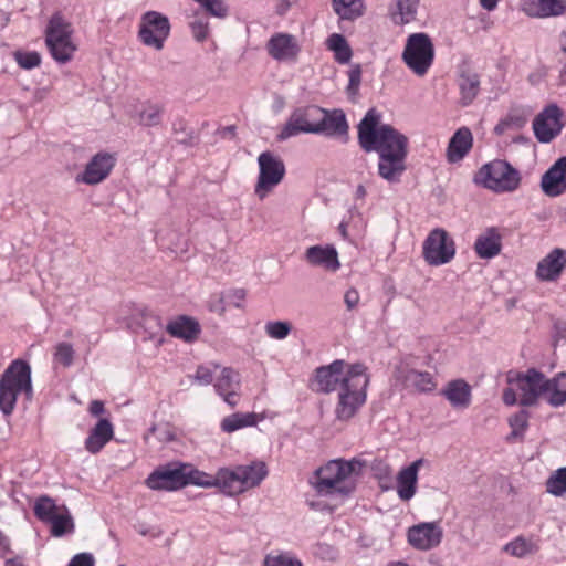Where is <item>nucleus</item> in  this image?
I'll use <instances>...</instances> for the list:
<instances>
[{
	"mask_svg": "<svg viewBox=\"0 0 566 566\" xmlns=\"http://www.w3.org/2000/svg\"><path fill=\"white\" fill-rule=\"evenodd\" d=\"M381 114L369 109L358 125L359 145L365 151L379 155L378 174L388 182H398L406 170L408 138L388 124H380Z\"/></svg>",
	"mask_w": 566,
	"mask_h": 566,
	"instance_id": "f257e3e1",
	"label": "nucleus"
},
{
	"mask_svg": "<svg viewBox=\"0 0 566 566\" xmlns=\"http://www.w3.org/2000/svg\"><path fill=\"white\" fill-rule=\"evenodd\" d=\"M361 468L357 460H332L316 471L313 485L322 496H347L356 488V476Z\"/></svg>",
	"mask_w": 566,
	"mask_h": 566,
	"instance_id": "f03ea898",
	"label": "nucleus"
},
{
	"mask_svg": "<svg viewBox=\"0 0 566 566\" xmlns=\"http://www.w3.org/2000/svg\"><path fill=\"white\" fill-rule=\"evenodd\" d=\"M369 380L367 367L356 363L348 378L344 379L343 386L337 390L338 399L334 411L337 420L348 421L365 405Z\"/></svg>",
	"mask_w": 566,
	"mask_h": 566,
	"instance_id": "7ed1b4c3",
	"label": "nucleus"
},
{
	"mask_svg": "<svg viewBox=\"0 0 566 566\" xmlns=\"http://www.w3.org/2000/svg\"><path fill=\"white\" fill-rule=\"evenodd\" d=\"M509 387L503 390V401L507 406L520 403L523 407L536 406L541 398H543L544 386L546 376L530 368L524 373L509 374Z\"/></svg>",
	"mask_w": 566,
	"mask_h": 566,
	"instance_id": "20e7f679",
	"label": "nucleus"
},
{
	"mask_svg": "<svg viewBox=\"0 0 566 566\" xmlns=\"http://www.w3.org/2000/svg\"><path fill=\"white\" fill-rule=\"evenodd\" d=\"M32 396L31 367L23 360H13L0 379V410L10 416L17 403L18 395Z\"/></svg>",
	"mask_w": 566,
	"mask_h": 566,
	"instance_id": "39448f33",
	"label": "nucleus"
},
{
	"mask_svg": "<svg viewBox=\"0 0 566 566\" xmlns=\"http://www.w3.org/2000/svg\"><path fill=\"white\" fill-rule=\"evenodd\" d=\"M72 34L71 23L60 13L51 17L45 30V43L52 57L61 64L69 62L77 50Z\"/></svg>",
	"mask_w": 566,
	"mask_h": 566,
	"instance_id": "423d86ee",
	"label": "nucleus"
},
{
	"mask_svg": "<svg viewBox=\"0 0 566 566\" xmlns=\"http://www.w3.org/2000/svg\"><path fill=\"white\" fill-rule=\"evenodd\" d=\"M475 182L495 192H512L520 187L521 175L505 160H493L483 165Z\"/></svg>",
	"mask_w": 566,
	"mask_h": 566,
	"instance_id": "0eeeda50",
	"label": "nucleus"
},
{
	"mask_svg": "<svg viewBox=\"0 0 566 566\" xmlns=\"http://www.w3.org/2000/svg\"><path fill=\"white\" fill-rule=\"evenodd\" d=\"M401 59L407 67L417 76H424L434 60V46L426 33L410 34L405 44Z\"/></svg>",
	"mask_w": 566,
	"mask_h": 566,
	"instance_id": "6e6552de",
	"label": "nucleus"
},
{
	"mask_svg": "<svg viewBox=\"0 0 566 566\" xmlns=\"http://www.w3.org/2000/svg\"><path fill=\"white\" fill-rule=\"evenodd\" d=\"M455 255V243L442 228L431 230L422 244V256L431 266L449 263Z\"/></svg>",
	"mask_w": 566,
	"mask_h": 566,
	"instance_id": "1a4fd4ad",
	"label": "nucleus"
},
{
	"mask_svg": "<svg viewBox=\"0 0 566 566\" xmlns=\"http://www.w3.org/2000/svg\"><path fill=\"white\" fill-rule=\"evenodd\" d=\"M258 164L260 171L254 192L263 200L283 180L285 165L279 156L271 151L261 153Z\"/></svg>",
	"mask_w": 566,
	"mask_h": 566,
	"instance_id": "9d476101",
	"label": "nucleus"
},
{
	"mask_svg": "<svg viewBox=\"0 0 566 566\" xmlns=\"http://www.w3.org/2000/svg\"><path fill=\"white\" fill-rule=\"evenodd\" d=\"M170 23L166 15L147 11L140 18L138 38L146 46L160 51L169 36Z\"/></svg>",
	"mask_w": 566,
	"mask_h": 566,
	"instance_id": "9b49d317",
	"label": "nucleus"
},
{
	"mask_svg": "<svg viewBox=\"0 0 566 566\" xmlns=\"http://www.w3.org/2000/svg\"><path fill=\"white\" fill-rule=\"evenodd\" d=\"M322 116L323 108L315 105L296 108L281 129L279 139L285 140L302 133L318 134V123Z\"/></svg>",
	"mask_w": 566,
	"mask_h": 566,
	"instance_id": "f8f14e48",
	"label": "nucleus"
},
{
	"mask_svg": "<svg viewBox=\"0 0 566 566\" xmlns=\"http://www.w3.org/2000/svg\"><path fill=\"white\" fill-rule=\"evenodd\" d=\"M355 366L356 364H348L345 360L337 359L327 366L318 367L311 381V388L323 394L337 391Z\"/></svg>",
	"mask_w": 566,
	"mask_h": 566,
	"instance_id": "ddd939ff",
	"label": "nucleus"
},
{
	"mask_svg": "<svg viewBox=\"0 0 566 566\" xmlns=\"http://www.w3.org/2000/svg\"><path fill=\"white\" fill-rule=\"evenodd\" d=\"M563 111L557 104L547 105L533 120L535 137L541 143L552 142L564 127Z\"/></svg>",
	"mask_w": 566,
	"mask_h": 566,
	"instance_id": "4468645a",
	"label": "nucleus"
},
{
	"mask_svg": "<svg viewBox=\"0 0 566 566\" xmlns=\"http://www.w3.org/2000/svg\"><path fill=\"white\" fill-rule=\"evenodd\" d=\"M145 483L150 490L168 492L186 486L184 463H170L159 467L148 475Z\"/></svg>",
	"mask_w": 566,
	"mask_h": 566,
	"instance_id": "2eb2a0df",
	"label": "nucleus"
},
{
	"mask_svg": "<svg viewBox=\"0 0 566 566\" xmlns=\"http://www.w3.org/2000/svg\"><path fill=\"white\" fill-rule=\"evenodd\" d=\"M115 157L108 153H98L86 164L82 174L76 176V181L85 185H97L105 180L115 166Z\"/></svg>",
	"mask_w": 566,
	"mask_h": 566,
	"instance_id": "dca6fc26",
	"label": "nucleus"
},
{
	"mask_svg": "<svg viewBox=\"0 0 566 566\" xmlns=\"http://www.w3.org/2000/svg\"><path fill=\"white\" fill-rule=\"evenodd\" d=\"M542 191L551 198L566 193V156L558 158L541 178Z\"/></svg>",
	"mask_w": 566,
	"mask_h": 566,
	"instance_id": "f3484780",
	"label": "nucleus"
},
{
	"mask_svg": "<svg viewBox=\"0 0 566 566\" xmlns=\"http://www.w3.org/2000/svg\"><path fill=\"white\" fill-rule=\"evenodd\" d=\"M441 539L442 530L433 522L420 523L408 530L409 544L420 551H429L438 546Z\"/></svg>",
	"mask_w": 566,
	"mask_h": 566,
	"instance_id": "a211bd4d",
	"label": "nucleus"
},
{
	"mask_svg": "<svg viewBox=\"0 0 566 566\" xmlns=\"http://www.w3.org/2000/svg\"><path fill=\"white\" fill-rule=\"evenodd\" d=\"M268 54L276 61H294L300 51L297 39L289 33H275L266 43Z\"/></svg>",
	"mask_w": 566,
	"mask_h": 566,
	"instance_id": "6ab92c4d",
	"label": "nucleus"
},
{
	"mask_svg": "<svg viewBox=\"0 0 566 566\" xmlns=\"http://www.w3.org/2000/svg\"><path fill=\"white\" fill-rule=\"evenodd\" d=\"M304 260L310 265L322 268L328 272H336L340 269L338 252L333 244L308 247L305 250Z\"/></svg>",
	"mask_w": 566,
	"mask_h": 566,
	"instance_id": "aec40b11",
	"label": "nucleus"
},
{
	"mask_svg": "<svg viewBox=\"0 0 566 566\" xmlns=\"http://www.w3.org/2000/svg\"><path fill=\"white\" fill-rule=\"evenodd\" d=\"M395 376L397 380L405 385V387L413 388L419 392L432 391L437 387V384L430 373L411 369L405 363H401L396 368Z\"/></svg>",
	"mask_w": 566,
	"mask_h": 566,
	"instance_id": "412c9836",
	"label": "nucleus"
},
{
	"mask_svg": "<svg viewBox=\"0 0 566 566\" xmlns=\"http://www.w3.org/2000/svg\"><path fill=\"white\" fill-rule=\"evenodd\" d=\"M128 114L138 125L155 127L163 122L164 106L150 101L137 102L129 106Z\"/></svg>",
	"mask_w": 566,
	"mask_h": 566,
	"instance_id": "4be33fe9",
	"label": "nucleus"
},
{
	"mask_svg": "<svg viewBox=\"0 0 566 566\" xmlns=\"http://www.w3.org/2000/svg\"><path fill=\"white\" fill-rule=\"evenodd\" d=\"M214 390L224 402L235 407L239 401L240 375L230 367L222 368L214 382Z\"/></svg>",
	"mask_w": 566,
	"mask_h": 566,
	"instance_id": "5701e85b",
	"label": "nucleus"
},
{
	"mask_svg": "<svg viewBox=\"0 0 566 566\" xmlns=\"http://www.w3.org/2000/svg\"><path fill=\"white\" fill-rule=\"evenodd\" d=\"M565 268L566 250L555 248L537 263L536 276L541 281H556Z\"/></svg>",
	"mask_w": 566,
	"mask_h": 566,
	"instance_id": "b1692460",
	"label": "nucleus"
},
{
	"mask_svg": "<svg viewBox=\"0 0 566 566\" xmlns=\"http://www.w3.org/2000/svg\"><path fill=\"white\" fill-rule=\"evenodd\" d=\"M474 252L480 259H493L502 250V234L496 227L484 229L475 239Z\"/></svg>",
	"mask_w": 566,
	"mask_h": 566,
	"instance_id": "393cba45",
	"label": "nucleus"
},
{
	"mask_svg": "<svg viewBox=\"0 0 566 566\" xmlns=\"http://www.w3.org/2000/svg\"><path fill=\"white\" fill-rule=\"evenodd\" d=\"M521 10L534 18L557 17L566 12V0H521Z\"/></svg>",
	"mask_w": 566,
	"mask_h": 566,
	"instance_id": "a878e982",
	"label": "nucleus"
},
{
	"mask_svg": "<svg viewBox=\"0 0 566 566\" xmlns=\"http://www.w3.org/2000/svg\"><path fill=\"white\" fill-rule=\"evenodd\" d=\"M542 541L537 535H520L503 546V552L515 558H526L536 555L541 551Z\"/></svg>",
	"mask_w": 566,
	"mask_h": 566,
	"instance_id": "bb28decb",
	"label": "nucleus"
},
{
	"mask_svg": "<svg viewBox=\"0 0 566 566\" xmlns=\"http://www.w3.org/2000/svg\"><path fill=\"white\" fill-rule=\"evenodd\" d=\"M422 464L423 460L418 459L399 471L397 475V493L402 501H409L415 496L417 491L418 472Z\"/></svg>",
	"mask_w": 566,
	"mask_h": 566,
	"instance_id": "cd10ccee",
	"label": "nucleus"
},
{
	"mask_svg": "<svg viewBox=\"0 0 566 566\" xmlns=\"http://www.w3.org/2000/svg\"><path fill=\"white\" fill-rule=\"evenodd\" d=\"M114 437V427L108 419H99L85 439V449L98 453Z\"/></svg>",
	"mask_w": 566,
	"mask_h": 566,
	"instance_id": "c85d7f7f",
	"label": "nucleus"
},
{
	"mask_svg": "<svg viewBox=\"0 0 566 566\" xmlns=\"http://www.w3.org/2000/svg\"><path fill=\"white\" fill-rule=\"evenodd\" d=\"M473 144L472 133L467 127L459 128L451 137L448 148L447 158L449 163H458L464 158L470 151Z\"/></svg>",
	"mask_w": 566,
	"mask_h": 566,
	"instance_id": "c756f323",
	"label": "nucleus"
},
{
	"mask_svg": "<svg viewBox=\"0 0 566 566\" xmlns=\"http://www.w3.org/2000/svg\"><path fill=\"white\" fill-rule=\"evenodd\" d=\"M166 329L171 336L186 342L195 340L201 331L199 323L195 318L185 315L170 321Z\"/></svg>",
	"mask_w": 566,
	"mask_h": 566,
	"instance_id": "7c9ffc66",
	"label": "nucleus"
},
{
	"mask_svg": "<svg viewBox=\"0 0 566 566\" xmlns=\"http://www.w3.org/2000/svg\"><path fill=\"white\" fill-rule=\"evenodd\" d=\"M348 125L346 116L343 111L336 109L332 113H327L323 109V116L319 117L318 134L323 133L327 136H342L346 135Z\"/></svg>",
	"mask_w": 566,
	"mask_h": 566,
	"instance_id": "2f4dec72",
	"label": "nucleus"
},
{
	"mask_svg": "<svg viewBox=\"0 0 566 566\" xmlns=\"http://www.w3.org/2000/svg\"><path fill=\"white\" fill-rule=\"evenodd\" d=\"M443 396L453 408L465 409L471 403V387L462 379L450 381Z\"/></svg>",
	"mask_w": 566,
	"mask_h": 566,
	"instance_id": "473e14b6",
	"label": "nucleus"
},
{
	"mask_svg": "<svg viewBox=\"0 0 566 566\" xmlns=\"http://www.w3.org/2000/svg\"><path fill=\"white\" fill-rule=\"evenodd\" d=\"M216 486L227 495H237L244 492L239 465L234 469H219L216 474Z\"/></svg>",
	"mask_w": 566,
	"mask_h": 566,
	"instance_id": "72a5a7b5",
	"label": "nucleus"
},
{
	"mask_svg": "<svg viewBox=\"0 0 566 566\" xmlns=\"http://www.w3.org/2000/svg\"><path fill=\"white\" fill-rule=\"evenodd\" d=\"M543 399L552 407H560L566 403V373H559L553 378L546 377Z\"/></svg>",
	"mask_w": 566,
	"mask_h": 566,
	"instance_id": "f704fd0d",
	"label": "nucleus"
},
{
	"mask_svg": "<svg viewBox=\"0 0 566 566\" xmlns=\"http://www.w3.org/2000/svg\"><path fill=\"white\" fill-rule=\"evenodd\" d=\"M239 473L244 491L258 486L268 475V469L264 462L255 461L251 464L239 465Z\"/></svg>",
	"mask_w": 566,
	"mask_h": 566,
	"instance_id": "c9c22d12",
	"label": "nucleus"
},
{
	"mask_svg": "<svg viewBox=\"0 0 566 566\" xmlns=\"http://www.w3.org/2000/svg\"><path fill=\"white\" fill-rule=\"evenodd\" d=\"M459 88L462 105L471 104L480 91L479 75L471 71H462L459 76Z\"/></svg>",
	"mask_w": 566,
	"mask_h": 566,
	"instance_id": "e433bc0d",
	"label": "nucleus"
},
{
	"mask_svg": "<svg viewBox=\"0 0 566 566\" xmlns=\"http://www.w3.org/2000/svg\"><path fill=\"white\" fill-rule=\"evenodd\" d=\"M258 420L259 416L254 412H235L223 418L220 427L223 432L232 433L239 429L255 426Z\"/></svg>",
	"mask_w": 566,
	"mask_h": 566,
	"instance_id": "4c0bfd02",
	"label": "nucleus"
},
{
	"mask_svg": "<svg viewBox=\"0 0 566 566\" xmlns=\"http://www.w3.org/2000/svg\"><path fill=\"white\" fill-rule=\"evenodd\" d=\"M326 45L334 52L335 60L340 64H346L352 57V49L344 35L333 33L327 38Z\"/></svg>",
	"mask_w": 566,
	"mask_h": 566,
	"instance_id": "58836bf2",
	"label": "nucleus"
},
{
	"mask_svg": "<svg viewBox=\"0 0 566 566\" xmlns=\"http://www.w3.org/2000/svg\"><path fill=\"white\" fill-rule=\"evenodd\" d=\"M51 535L54 537H62L65 534L74 532L75 525L73 517L65 505H62V512L50 524Z\"/></svg>",
	"mask_w": 566,
	"mask_h": 566,
	"instance_id": "ea45409f",
	"label": "nucleus"
},
{
	"mask_svg": "<svg viewBox=\"0 0 566 566\" xmlns=\"http://www.w3.org/2000/svg\"><path fill=\"white\" fill-rule=\"evenodd\" d=\"M184 475L186 478V485L193 484L202 488L216 486V475H210L193 469L189 464H184Z\"/></svg>",
	"mask_w": 566,
	"mask_h": 566,
	"instance_id": "a19ab883",
	"label": "nucleus"
},
{
	"mask_svg": "<svg viewBox=\"0 0 566 566\" xmlns=\"http://www.w3.org/2000/svg\"><path fill=\"white\" fill-rule=\"evenodd\" d=\"M184 475L186 478V485L193 484L202 488L216 486V475H210L193 469L189 464H184Z\"/></svg>",
	"mask_w": 566,
	"mask_h": 566,
	"instance_id": "79ce46f5",
	"label": "nucleus"
},
{
	"mask_svg": "<svg viewBox=\"0 0 566 566\" xmlns=\"http://www.w3.org/2000/svg\"><path fill=\"white\" fill-rule=\"evenodd\" d=\"M417 4L412 0H397L396 10L392 11V20L398 24H406L416 17Z\"/></svg>",
	"mask_w": 566,
	"mask_h": 566,
	"instance_id": "37998d69",
	"label": "nucleus"
},
{
	"mask_svg": "<svg viewBox=\"0 0 566 566\" xmlns=\"http://www.w3.org/2000/svg\"><path fill=\"white\" fill-rule=\"evenodd\" d=\"M333 9L342 19L352 20L361 14V1L333 0Z\"/></svg>",
	"mask_w": 566,
	"mask_h": 566,
	"instance_id": "c03bdc74",
	"label": "nucleus"
},
{
	"mask_svg": "<svg viewBox=\"0 0 566 566\" xmlns=\"http://www.w3.org/2000/svg\"><path fill=\"white\" fill-rule=\"evenodd\" d=\"M530 412L526 410H520L509 418V424L512 429L510 439L522 438L528 428Z\"/></svg>",
	"mask_w": 566,
	"mask_h": 566,
	"instance_id": "a18cd8bd",
	"label": "nucleus"
},
{
	"mask_svg": "<svg viewBox=\"0 0 566 566\" xmlns=\"http://www.w3.org/2000/svg\"><path fill=\"white\" fill-rule=\"evenodd\" d=\"M33 510L35 516L44 523L53 513H57V504L52 497L43 495L36 499Z\"/></svg>",
	"mask_w": 566,
	"mask_h": 566,
	"instance_id": "49530a36",
	"label": "nucleus"
},
{
	"mask_svg": "<svg viewBox=\"0 0 566 566\" xmlns=\"http://www.w3.org/2000/svg\"><path fill=\"white\" fill-rule=\"evenodd\" d=\"M264 331L270 338L282 340L290 335L292 325L286 321H269L264 325Z\"/></svg>",
	"mask_w": 566,
	"mask_h": 566,
	"instance_id": "de8ad7c7",
	"label": "nucleus"
},
{
	"mask_svg": "<svg viewBox=\"0 0 566 566\" xmlns=\"http://www.w3.org/2000/svg\"><path fill=\"white\" fill-rule=\"evenodd\" d=\"M547 492L560 496L566 493V467L555 471L546 482Z\"/></svg>",
	"mask_w": 566,
	"mask_h": 566,
	"instance_id": "09e8293b",
	"label": "nucleus"
},
{
	"mask_svg": "<svg viewBox=\"0 0 566 566\" xmlns=\"http://www.w3.org/2000/svg\"><path fill=\"white\" fill-rule=\"evenodd\" d=\"M197 2L208 14L216 18H224L228 14V7L223 0H193Z\"/></svg>",
	"mask_w": 566,
	"mask_h": 566,
	"instance_id": "8fccbe9b",
	"label": "nucleus"
},
{
	"mask_svg": "<svg viewBox=\"0 0 566 566\" xmlns=\"http://www.w3.org/2000/svg\"><path fill=\"white\" fill-rule=\"evenodd\" d=\"M74 358L73 346L69 343H59L55 347L54 360L64 367L72 365Z\"/></svg>",
	"mask_w": 566,
	"mask_h": 566,
	"instance_id": "3c124183",
	"label": "nucleus"
},
{
	"mask_svg": "<svg viewBox=\"0 0 566 566\" xmlns=\"http://www.w3.org/2000/svg\"><path fill=\"white\" fill-rule=\"evenodd\" d=\"M265 566H303L302 563L289 553L269 555L265 558Z\"/></svg>",
	"mask_w": 566,
	"mask_h": 566,
	"instance_id": "603ef678",
	"label": "nucleus"
},
{
	"mask_svg": "<svg viewBox=\"0 0 566 566\" xmlns=\"http://www.w3.org/2000/svg\"><path fill=\"white\" fill-rule=\"evenodd\" d=\"M14 56L17 63L25 70L36 67L41 63V56L36 52H17Z\"/></svg>",
	"mask_w": 566,
	"mask_h": 566,
	"instance_id": "864d4df0",
	"label": "nucleus"
},
{
	"mask_svg": "<svg viewBox=\"0 0 566 566\" xmlns=\"http://www.w3.org/2000/svg\"><path fill=\"white\" fill-rule=\"evenodd\" d=\"M361 82V67L359 64L353 65L348 71V86L347 92L349 95H356Z\"/></svg>",
	"mask_w": 566,
	"mask_h": 566,
	"instance_id": "5fc2aeb1",
	"label": "nucleus"
},
{
	"mask_svg": "<svg viewBox=\"0 0 566 566\" xmlns=\"http://www.w3.org/2000/svg\"><path fill=\"white\" fill-rule=\"evenodd\" d=\"M190 28L197 41L201 42L208 36L209 23L203 18L197 15L190 23Z\"/></svg>",
	"mask_w": 566,
	"mask_h": 566,
	"instance_id": "6e6d98bb",
	"label": "nucleus"
},
{
	"mask_svg": "<svg viewBox=\"0 0 566 566\" xmlns=\"http://www.w3.org/2000/svg\"><path fill=\"white\" fill-rule=\"evenodd\" d=\"M314 555L323 560H335L338 556V551L329 544L321 543L315 546Z\"/></svg>",
	"mask_w": 566,
	"mask_h": 566,
	"instance_id": "4d7b16f0",
	"label": "nucleus"
},
{
	"mask_svg": "<svg viewBox=\"0 0 566 566\" xmlns=\"http://www.w3.org/2000/svg\"><path fill=\"white\" fill-rule=\"evenodd\" d=\"M193 378L198 384L202 386H208L213 380V373L207 366H199L196 370Z\"/></svg>",
	"mask_w": 566,
	"mask_h": 566,
	"instance_id": "13d9d810",
	"label": "nucleus"
},
{
	"mask_svg": "<svg viewBox=\"0 0 566 566\" xmlns=\"http://www.w3.org/2000/svg\"><path fill=\"white\" fill-rule=\"evenodd\" d=\"M94 557L90 553H80L72 557L69 566H94Z\"/></svg>",
	"mask_w": 566,
	"mask_h": 566,
	"instance_id": "bf43d9fd",
	"label": "nucleus"
},
{
	"mask_svg": "<svg viewBox=\"0 0 566 566\" xmlns=\"http://www.w3.org/2000/svg\"><path fill=\"white\" fill-rule=\"evenodd\" d=\"M226 301L221 294L212 295L208 302V307L211 312L222 315L226 312Z\"/></svg>",
	"mask_w": 566,
	"mask_h": 566,
	"instance_id": "052dcab7",
	"label": "nucleus"
},
{
	"mask_svg": "<svg viewBox=\"0 0 566 566\" xmlns=\"http://www.w3.org/2000/svg\"><path fill=\"white\" fill-rule=\"evenodd\" d=\"M151 433H157V437L160 441H171L175 439V434L171 432L170 428L165 426H154L150 429Z\"/></svg>",
	"mask_w": 566,
	"mask_h": 566,
	"instance_id": "680f3d73",
	"label": "nucleus"
},
{
	"mask_svg": "<svg viewBox=\"0 0 566 566\" xmlns=\"http://www.w3.org/2000/svg\"><path fill=\"white\" fill-rule=\"evenodd\" d=\"M344 302L346 304L347 310H353L357 306L359 303V293L355 289H349L346 291L344 295Z\"/></svg>",
	"mask_w": 566,
	"mask_h": 566,
	"instance_id": "e2e57ef3",
	"label": "nucleus"
},
{
	"mask_svg": "<svg viewBox=\"0 0 566 566\" xmlns=\"http://www.w3.org/2000/svg\"><path fill=\"white\" fill-rule=\"evenodd\" d=\"M235 307H241V303L245 297L244 290L238 289L230 292L227 296Z\"/></svg>",
	"mask_w": 566,
	"mask_h": 566,
	"instance_id": "0e129e2a",
	"label": "nucleus"
},
{
	"mask_svg": "<svg viewBox=\"0 0 566 566\" xmlns=\"http://www.w3.org/2000/svg\"><path fill=\"white\" fill-rule=\"evenodd\" d=\"M88 410L92 416L98 417L105 412L104 403L101 400H93Z\"/></svg>",
	"mask_w": 566,
	"mask_h": 566,
	"instance_id": "69168bd1",
	"label": "nucleus"
},
{
	"mask_svg": "<svg viewBox=\"0 0 566 566\" xmlns=\"http://www.w3.org/2000/svg\"><path fill=\"white\" fill-rule=\"evenodd\" d=\"M10 551V542L6 535L0 532V557H4Z\"/></svg>",
	"mask_w": 566,
	"mask_h": 566,
	"instance_id": "338daca9",
	"label": "nucleus"
},
{
	"mask_svg": "<svg viewBox=\"0 0 566 566\" xmlns=\"http://www.w3.org/2000/svg\"><path fill=\"white\" fill-rule=\"evenodd\" d=\"M499 0H480V3L483 9L488 11H492L496 8Z\"/></svg>",
	"mask_w": 566,
	"mask_h": 566,
	"instance_id": "774afa93",
	"label": "nucleus"
}]
</instances>
